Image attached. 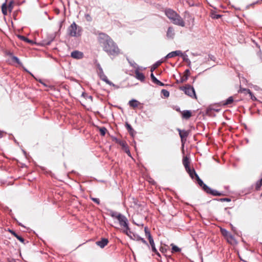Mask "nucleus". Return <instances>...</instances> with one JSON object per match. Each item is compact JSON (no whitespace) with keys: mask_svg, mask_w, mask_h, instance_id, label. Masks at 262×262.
I'll return each mask as SVG.
<instances>
[{"mask_svg":"<svg viewBox=\"0 0 262 262\" xmlns=\"http://www.w3.org/2000/svg\"><path fill=\"white\" fill-rule=\"evenodd\" d=\"M98 40L103 51L110 56H116L120 51L117 44L107 34L104 33L98 34Z\"/></svg>","mask_w":262,"mask_h":262,"instance_id":"nucleus-1","label":"nucleus"},{"mask_svg":"<svg viewBox=\"0 0 262 262\" xmlns=\"http://www.w3.org/2000/svg\"><path fill=\"white\" fill-rule=\"evenodd\" d=\"M110 215L118 221L120 226L124 229L123 232L131 237L128 233V232L130 233V231H129L130 229L128 225L127 218L122 214L115 211L111 212Z\"/></svg>","mask_w":262,"mask_h":262,"instance_id":"nucleus-2","label":"nucleus"},{"mask_svg":"<svg viewBox=\"0 0 262 262\" xmlns=\"http://www.w3.org/2000/svg\"><path fill=\"white\" fill-rule=\"evenodd\" d=\"M165 13L173 24L181 27L185 26V22L182 18L174 10L171 9H166L165 10Z\"/></svg>","mask_w":262,"mask_h":262,"instance_id":"nucleus-3","label":"nucleus"},{"mask_svg":"<svg viewBox=\"0 0 262 262\" xmlns=\"http://www.w3.org/2000/svg\"><path fill=\"white\" fill-rule=\"evenodd\" d=\"M81 30V28L77 25L75 22H73L68 28L69 35L73 37L80 36Z\"/></svg>","mask_w":262,"mask_h":262,"instance_id":"nucleus-4","label":"nucleus"},{"mask_svg":"<svg viewBox=\"0 0 262 262\" xmlns=\"http://www.w3.org/2000/svg\"><path fill=\"white\" fill-rule=\"evenodd\" d=\"M180 89L191 98L196 99V95L194 89L191 85L186 84L185 86H181Z\"/></svg>","mask_w":262,"mask_h":262,"instance_id":"nucleus-5","label":"nucleus"},{"mask_svg":"<svg viewBox=\"0 0 262 262\" xmlns=\"http://www.w3.org/2000/svg\"><path fill=\"white\" fill-rule=\"evenodd\" d=\"M116 142L121 146L122 150H123L129 156H131L129 147L125 141L116 139Z\"/></svg>","mask_w":262,"mask_h":262,"instance_id":"nucleus-6","label":"nucleus"},{"mask_svg":"<svg viewBox=\"0 0 262 262\" xmlns=\"http://www.w3.org/2000/svg\"><path fill=\"white\" fill-rule=\"evenodd\" d=\"M177 130L178 131L180 137L181 138V142L183 145L186 141V139L189 135V132L186 130H181L179 128H178Z\"/></svg>","mask_w":262,"mask_h":262,"instance_id":"nucleus-7","label":"nucleus"},{"mask_svg":"<svg viewBox=\"0 0 262 262\" xmlns=\"http://www.w3.org/2000/svg\"><path fill=\"white\" fill-rule=\"evenodd\" d=\"M220 231L222 234L227 239L228 242L231 243L233 240V235L225 229L221 228Z\"/></svg>","mask_w":262,"mask_h":262,"instance_id":"nucleus-8","label":"nucleus"},{"mask_svg":"<svg viewBox=\"0 0 262 262\" xmlns=\"http://www.w3.org/2000/svg\"><path fill=\"white\" fill-rule=\"evenodd\" d=\"M205 191L207 193L210 194L214 196H221L223 195V194L221 192H219L216 190L212 189L210 187H209L207 185H205Z\"/></svg>","mask_w":262,"mask_h":262,"instance_id":"nucleus-9","label":"nucleus"},{"mask_svg":"<svg viewBox=\"0 0 262 262\" xmlns=\"http://www.w3.org/2000/svg\"><path fill=\"white\" fill-rule=\"evenodd\" d=\"M177 56H183V54L181 51H173V52H171L168 53L166 55L165 58H170L176 57Z\"/></svg>","mask_w":262,"mask_h":262,"instance_id":"nucleus-10","label":"nucleus"},{"mask_svg":"<svg viewBox=\"0 0 262 262\" xmlns=\"http://www.w3.org/2000/svg\"><path fill=\"white\" fill-rule=\"evenodd\" d=\"M71 56L73 58L79 59L83 58V54L81 52L78 51H74L71 53Z\"/></svg>","mask_w":262,"mask_h":262,"instance_id":"nucleus-11","label":"nucleus"},{"mask_svg":"<svg viewBox=\"0 0 262 262\" xmlns=\"http://www.w3.org/2000/svg\"><path fill=\"white\" fill-rule=\"evenodd\" d=\"M108 243V240L105 238H101V241H97L96 244L101 248H104Z\"/></svg>","mask_w":262,"mask_h":262,"instance_id":"nucleus-12","label":"nucleus"},{"mask_svg":"<svg viewBox=\"0 0 262 262\" xmlns=\"http://www.w3.org/2000/svg\"><path fill=\"white\" fill-rule=\"evenodd\" d=\"M190 75V72L189 70H188V69L186 70L184 72L183 76L182 77H181V78L180 82L181 83L186 82L187 80V79Z\"/></svg>","mask_w":262,"mask_h":262,"instance_id":"nucleus-13","label":"nucleus"},{"mask_svg":"<svg viewBox=\"0 0 262 262\" xmlns=\"http://www.w3.org/2000/svg\"><path fill=\"white\" fill-rule=\"evenodd\" d=\"M181 114H182L183 118H184L185 119H188L192 116L191 112L190 111H187V110L181 112Z\"/></svg>","mask_w":262,"mask_h":262,"instance_id":"nucleus-14","label":"nucleus"},{"mask_svg":"<svg viewBox=\"0 0 262 262\" xmlns=\"http://www.w3.org/2000/svg\"><path fill=\"white\" fill-rule=\"evenodd\" d=\"M125 126H126V129L128 130V133L130 135V136H132V137H134L136 134V132L133 128L132 126L128 123H126Z\"/></svg>","mask_w":262,"mask_h":262,"instance_id":"nucleus-15","label":"nucleus"},{"mask_svg":"<svg viewBox=\"0 0 262 262\" xmlns=\"http://www.w3.org/2000/svg\"><path fill=\"white\" fill-rule=\"evenodd\" d=\"M140 104V102L135 99H132L129 101V105L133 108H135Z\"/></svg>","mask_w":262,"mask_h":262,"instance_id":"nucleus-16","label":"nucleus"},{"mask_svg":"<svg viewBox=\"0 0 262 262\" xmlns=\"http://www.w3.org/2000/svg\"><path fill=\"white\" fill-rule=\"evenodd\" d=\"M148 240H149V244L151 246V249H152V252L155 253L158 255L160 256L159 253L158 252V251L157 250V249L155 247V245L153 238H151Z\"/></svg>","mask_w":262,"mask_h":262,"instance_id":"nucleus-17","label":"nucleus"},{"mask_svg":"<svg viewBox=\"0 0 262 262\" xmlns=\"http://www.w3.org/2000/svg\"><path fill=\"white\" fill-rule=\"evenodd\" d=\"M234 102V98L232 96L229 97L226 100L222 102L223 105H229Z\"/></svg>","mask_w":262,"mask_h":262,"instance_id":"nucleus-18","label":"nucleus"},{"mask_svg":"<svg viewBox=\"0 0 262 262\" xmlns=\"http://www.w3.org/2000/svg\"><path fill=\"white\" fill-rule=\"evenodd\" d=\"M167 37L169 38H173L174 35V30L172 27H169L167 31Z\"/></svg>","mask_w":262,"mask_h":262,"instance_id":"nucleus-19","label":"nucleus"},{"mask_svg":"<svg viewBox=\"0 0 262 262\" xmlns=\"http://www.w3.org/2000/svg\"><path fill=\"white\" fill-rule=\"evenodd\" d=\"M136 77L141 81H143L145 79L144 74L138 71L135 72Z\"/></svg>","mask_w":262,"mask_h":262,"instance_id":"nucleus-20","label":"nucleus"},{"mask_svg":"<svg viewBox=\"0 0 262 262\" xmlns=\"http://www.w3.org/2000/svg\"><path fill=\"white\" fill-rule=\"evenodd\" d=\"M185 169L192 179H193L194 176L196 177V174H197L194 169H191L190 167H188V168H186Z\"/></svg>","mask_w":262,"mask_h":262,"instance_id":"nucleus-21","label":"nucleus"},{"mask_svg":"<svg viewBox=\"0 0 262 262\" xmlns=\"http://www.w3.org/2000/svg\"><path fill=\"white\" fill-rule=\"evenodd\" d=\"M17 37L20 40H23V41H25L26 42H28V43H30V44H33V41L32 40H30L29 38H27L26 37H25L24 36L20 35H18Z\"/></svg>","mask_w":262,"mask_h":262,"instance_id":"nucleus-22","label":"nucleus"},{"mask_svg":"<svg viewBox=\"0 0 262 262\" xmlns=\"http://www.w3.org/2000/svg\"><path fill=\"white\" fill-rule=\"evenodd\" d=\"M195 179L199 184V185L201 186L203 190L204 191H205V185H206V184H205L202 181V180L199 178V177L198 176V174H196V177H195Z\"/></svg>","mask_w":262,"mask_h":262,"instance_id":"nucleus-23","label":"nucleus"},{"mask_svg":"<svg viewBox=\"0 0 262 262\" xmlns=\"http://www.w3.org/2000/svg\"><path fill=\"white\" fill-rule=\"evenodd\" d=\"M183 164L186 168H188V167H190L189 166V158L187 157H184L183 159Z\"/></svg>","mask_w":262,"mask_h":262,"instance_id":"nucleus-24","label":"nucleus"},{"mask_svg":"<svg viewBox=\"0 0 262 262\" xmlns=\"http://www.w3.org/2000/svg\"><path fill=\"white\" fill-rule=\"evenodd\" d=\"M7 9H8V6L6 3H4L2 6V11L4 15H7Z\"/></svg>","mask_w":262,"mask_h":262,"instance_id":"nucleus-25","label":"nucleus"},{"mask_svg":"<svg viewBox=\"0 0 262 262\" xmlns=\"http://www.w3.org/2000/svg\"><path fill=\"white\" fill-rule=\"evenodd\" d=\"M144 231H145V235L148 239L152 238L147 227H145L144 228Z\"/></svg>","mask_w":262,"mask_h":262,"instance_id":"nucleus-26","label":"nucleus"},{"mask_svg":"<svg viewBox=\"0 0 262 262\" xmlns=\"http://www.w3.org/2000/svg\"><path fill=\"white\" fill-rule=\"evenodd\" d=\"M99 132L101 136H104L107 132V129L104 127H102L100 128Z\"/></svg>","mask_w":262,"mask_h":262,"instance_id":"nucleus-27","label":"nucleus"},{"mask_svg":"<svg viewBox=\"0 0 262 262\" xmlns=\"http://www.w3.org/2000/svg\"><path fill=\"white\" fill-rule=\"evenodd\" d=\"M172 246V252H180L181 249L178 247L177 246L174 245L173 244H171Z\"/></svg>","mask_w":262,"mask_h":262,"instance_id":"nucleus-28","label":"nucleus"},{"mask_svg":"<svg viewBox=\"0 0 262 262\" xmlns=\"http://www.w3.org/2000/svg\"><path fill=\"white\" fill-rule=\"evenodd\" d=\"M261 185H262V178L256 183V185H255V189L256 190H258L260 188Z\"/></svg>","mask_w":262,"mask_h":262,"instance_id":"nucleus-29","label":"nucleus"},{"mask_svg":"<svg viewBox=\"0 0 262 262\" xmlns=\"http://www.w3.org/2000/svg\"><path fill=\"white\" fill-rule=\"evenodd\" d=\"M161 93L165 97H168L169 96V92L168 91H167L166 90H164V89L162 90L161 91Z\"/></svg>","mask_w":262,"mask_h":262,"instance_id":"nucleus-30","label":"nucleus"},{"mask_svg":"<svg viewBox=\"0 0 262 262\" xmlns=\"http://www.w3.org/2000/svg\"><path fill=\"white\" fill-rule=\"evenodd\" d=\"M12 61L15 62L18 64H21V62H20L19 59L16 56H12Z\"/></svg>","mask_w":262,"mask_h":262,"instance_id":"nucleus-31","label":"nucleus"},{"mask_svg":"<svg viewBox=\"0 0 262 262\" xmlns=\"http://www.w3.org/2000/svg\"><path fill=\"white\" fill-rule=\"evenodd\" d=\"M7 6L8 8V10H9L10 12H11L13 8V1L10 2Z\"/></svg>","mask_w":262,"mask_h":262,"instance_id":"nucleus-32","label":"nucleus"},{"mask_svg":"<svg viewBox=\"0 0 262 262\" xmlns=\"http://www.w3.org/2000/svg\"><path fill=\"white\" fill-rule=\"evenodd\" d=\"M240 92L241 93L244 92L245 93H248L249 95H251V91L249 89H240Z\"/></svg>","mask_w":262,"mask_h":262,"instance_id":"nucleus-33","label":"nucleus"},{"mask_svg":"<svg viewBox=\"0 0 262 262\" xmlns=\"http://www.w3.org/2000/svg\"><path fill=\"white\" fill-rule=\"evenodd\" d=\"M221 17V15L220 14H217L215 13H212L211 14V17L213 19H219Z\"/></svg>","mask_w":262,"mask_h":262,"instance_id":"nucleus-34","label":"nucleus"},{"mask_svg":"<svg viewBox=\"0 0 262 262\" xmlns=\"http://www.w3.org/2000/svg\"><path fill=\"white\" fill-rule=\"evenodd\" d=\"M16 238L18 239L21 243H22L23 244H25V239L24 238L21 237V236L19 235H17V236H16Z\"/></svg>","mask_w":262,"mask_h":262,"instance_id":"nucleus-35","label":"nucleus"},{"mask_svg":"<svg viewBox=\"0 0 262 262\" xmlns=\"http://www.w3.org/2000/svg\"><path fill=\"white\" fill-rule=\"evenodd\" d=\"M85 18L86 20L88 21H91L92 20V18L91 16L90 15V14H85Z\"/></svg>","mask_w":262,"mask_h":262,"instance_id":"nucleus-36","label":"nucleus"},{"mask_svg":"<svg viewBox=\"0 0 262 262\" xmlns=\"http://www.w3.org/2000/svg\"><path fill=\"white\" fill-rule=\"evenodd\" d=\"M160 64V62H157L151 68V72H152Z\"/></svg>","mask_w":262,"mask_h":262,"instance_id":"nucleus-37","label":"nucleus"},{"mask_svg":"<svg viewBox=\"0 0 262 262\" xmlns=\"http://www.w3.org/2000/svg\"><path fill=\"white\" fill-rule=\"evenodd\" d=\"M137 240L140 241L142 243L148 246L147 242L144 238L139 236L137 238Z\"/></svg>","mask_w":262,"mask_h":262,"instance_id":"nucleus-38","label":"nucleus"},{"mask_svg":"<svg viewBox=\"0 0 262 262\" xmlns=\"http://www.w3.org/2000/svg\"><path fill=\"white\" fill-rule=\"evenodd\" d=\"M150 77H151V80H152V82L155 83L157 81L158 79L155 77V76H154V75L152 73V72H151V74L150 75Z\"/></svg>","mask_w":262,"mask_h":262,"instance_id":"nucleus-39","label":"nucleus"},{"mask_svg":"<svg viewBox=\"0 0 262 262\" xmlns=\"http://www.w3.org/2000/svg\"><path fill=\"white\" fill-rule=\"evenodd\" d=\"M91 200L95 203H96L97 204L99 205L100 204V200L99 199L97 198H91Z\"/></svg>","mask_w":262,"mask_h":262,"instance_id":"nucleus-40","label":"nucleus"},{"mask_svg":"<svg viewBox=\"0 0 262 262\" xmlns=\"http://www.w3.org/2000/svg\"><path fill=\"white\" fill-rule=\"evenodd\" d=\"M102 80L105 81L106 83L111 84V82L108 80L106 76H104V77L102 78Z\"/></svg>","mask_w":262,"mask_h":262,"instance_id":"nucleus-41","label":"nucleus"},{"mask_svg":"<svg viewBox=\"0 0 262 262\" xmlns=\"http://www.w3.org/2000/svg\"><path fill=\"white\" fill-rule=\"evenodd\" d=\"M220 200L222 202H230L231 201V199H229V198H223V199H221Z\"/></svg>","mask_w":262,"mask_h":262,"instance_id":"nucleus-42","label":"nucleus"},{"mask_svg":"<svg viewBox=\"0 0 262 262\" xmlns=\"http://www.w3.org/2000/svg\"><path fill=\"white\" fill-rule=\"evenodd\" d=\"M156 83L157 84L159 85H160V86H163L164 85V84L161 82V81H160L159 80H157V81L155 83Z\"/></svg>","mask_w":262,"mask_h":262,"instance_id":"nucleus-43","label":"nucleus"},{"mask_svg":"<svg viewBox=\"0 0 262 262\" xmlns=\"http://www.w3.org/2000/svg\"><path fill=\"white\" fill-rule=\"evenodd\" d=\"M251 99H252L253 100H256V97L253 95V94H252V93L251 92V95H249Z\"/></svg>","mask_w":262,"mask_h":262,"instance_id":"nucleus-44","label":"nucleus"},{"mask_svg":"<svg viewBox=\"0 0 262 262\" xmlns=\"http://www.w3.org/2000/svg\"><path fill=\"white\" fill-rule=\"evenodd\" d=\"M10 232L11 233L14 235L15 237H16V236H17L18 234L17 233H16L14 231H10Z\"/></svg>","mask_w":262,"mask_h":262,"instance_id":"nucleus-45","label":"nucleus"},{"mask_svg":"<svg viewBox=\"0 0 262 262\" xmlns=\"http://www.w3.org/2000/svg\"><path fill=\"white\" fill-rule=\"evenodd\" d=\"M10 232L11 233L14 235L15 237H16V236H17L18 234L17 233H16L14 231H10Z\"/></svg>","mask_w":262,"mask_h":262,"instance_id":"nucleus-46","label":"nucleus"},{"mask_svg":"<svg viewBox=\"0 0 262 262\" xmlns=\"http://www.w3.org/2000/svg\"><path fill=\"white\" fill-rule=\"evenodd\" d=\"M231 228H232V230L234 232H236V230L235 229V228L234 227H233V226L232 225H231Z\"/></svg>","mask_w":262,"mask_h":262,"instance_id":"nucleus-47","label":"nucleus"},{"mask_svg":"<svg viewBox=\"0 0 262 262\" xmlns=\"http://www.w3.org/2000/svg\"><path fill=\"white\" fill-rule=\"evenodd\" d=\"M9 262H17L14 259L11 260Z\"/></svg>","mask_w":262,"mask_h":262,"instance_id":"nucleus-48","label":"nucleus"}]
</instances>
